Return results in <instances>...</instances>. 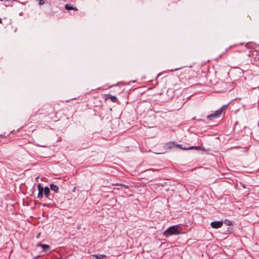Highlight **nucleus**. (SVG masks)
I'll use <instances>...</instances> for the list:
<instances>
[{"instance_id": "obj_17", "label": "nucleus", "mask_w": 259, "mask_h": 259, "mask_svg": "<svg viewBox=\"0 0 259 259\" xmlns=\"http://www.w3.org/2000/svg\"><path fill=\"white\" fill-rule=\"evenodd\" d=\"M232 48V47H230L229 48H228V49H226V52H227L229 50H230L231 48Z\"/></svg>"}, {"instance_id": "obj_12", "label": "nucleus", "mask_w": 259, "mask_h": 259, "mask_svg": "<svg viewBox=\"0 0 259 259\" xmlns=\"http://www.w3.org/2000/svg\"><path fill=\"white\" fill-rule=\"evenodd\" d=\"M65 9L67 10H75L77 11V9L75 7H73V6L70 5L69 4H67L65 6Z\"/></svg>"}, {"instance_id": "obj_19", "label": "nucleus", "mask_w": 259, "mask_h": 259, "mask_svg": "<svg viewBox=\"0 0 259 259\" xmlns=\"http://www.w3.org/2000/svg\"><path fill=\"white\" fill-rule=\"evenodd\" d=\"M249 45V44H246V46L247 47H248V45Z\"/></svg>"}, {"instance_id": "obj_25", "label": "nucleus", "mask_w": 259, "mask_h": 259, "mask_svg": "<svg viewBox=\"0 0 259 259\" xmlns=\"http://www.w3.org/2000/svg\"><path fill=\"white\" fill-rule=\"evenodd\" d=\"M58 259H62V257H60V258H58Z\"/></svg>"}, {"instance_id": "obj_5", "label": "nucleus", "mask_w": 259, "mask_h": 259, "mask_svg": "<svg viewBox=\"0 0 259 259\" xmlns=\"http://www.w3.org/2000/svg\"><path fill=\"white\" fill-rule=\"evenodd\" d=\"M223 222L222 221H214L211 223L210 225L212 228L218 229L222 227Z\"/></svg>"}, {"instance_id": "obj_20", "label": "nucleus", "mask_w": 259, "mask_h": 259, "mask_svg": "<svg viewBox=\"0 0 259 259\" xmlns=\"http://www.w3.org/2000/svg\"><path fill=\"white\" fill-rule=\"evenodd\" d=\"M181 68H177L176 69H175V70H179V69H181Z\"/></svg>"}, {"instance_id": "obj_1", "label": "nucleus", "mask_w": 259, "mask_h": 259, "mask_svg": "<svg viewBox=\"0 0 259 259\" xmlns=\"http://www.w3.org/2000/svg\"><path fill=\"white\" fill-rule=\"evenodd\" d=\"M182 232V229L179 225H174L169 227L163 233L165 237H168L173 235H178Z\"/></svg>"}, {"instance_id": "obj_11", "label": "nucleus", "mask_w": 259, "mask_h": 259, "mask_svg": "<svg viewBox=\"0 0 259 259\" xmlns=\"http://www.w3.org/2000/svg\"><path fill=\"white\" fill-rule=\"evenodd\" d=\"M51 190H52V191H54L55 193H58L59 192V187L54 184H52L50 185V188H49Z\"/></svg>"}, {"instance_id": "obj_7", "label": "nucleus", "mask_w": 259, "mask_h": 259, "mask_svg": "<svg viewBox=\"0 0 259 259\" xmlns=\"http://www.w3.org/2000/svg\"><path fill=\"white\" fill-rule=\"evenodd\" d=\"M176 147H178L183 150H190V149H199L200 148V147H195V146H191V147H183L182 145L177 144V143H176Z\"/></svg>"}, {"instance_id": "obj_21", "label": "nucleus", "mask_w": 259, "mask_h": 259, "mask_svg": "<svg viewBox=\"0 0 259 259\" xmlns=\"http://www.w3.org/2000/svg\"><path fill=\"white\" fill-rule=\"evenodd\" d=\"M48 205L47 204H43V206H47Z\"/></svg>"}, {"instance_id": "obj_23", "label": "nucleus", "mask_w": 259, "mask_h": 259, "mask_svg": "<svg viewBox=\"0 0 259 259\" xmlns=\"http://www.w3.org/2000/svg\"><path fill=\"white\" fill-rule=\"evenodd\" d=\"M39 235H40V234H38V235H37V237H39Z\"/></svg>"}, {"instance_id": "obj_13", "label": "nucleus", "mask_w": 259, "mask_h": 259, "mask_svg": "<svg viewBox=\"0 0 259 259\" xmlns=\"http://www.w3.org/2000/svg\"><path fill=\"white\" fill-rule=\"evenodd\" d=\"M103 258H107V256L105 254H101L96 255L95 259H102Z\"/></svg>"}, {"instance_id": "obj_4", "label": "nucleus", "mask_w": 259, "mask_h": 259, "mask_svg": "<svg viewBox=\"0 0 259 259\" xmlns=\"http://www.w3.org/2000/svg\"><path fill=\"white\" fill-rule=\"evenodd\" d=\"M44 194L45 197L50 200H52L53 198V196L52 195V197H51V194L50 192V189L48 187H45V188H44Z\"/></svg>"}, {"instance_id": "obj_15", "label": "nucleus", "mask_w": 259, "mask_h": 259, "mask_svg": "<svg viewBox=\"0 0 259 259\" xmlns=\"http://www.w3.org/2000/svg\"><path fill=\"white\" fill-rule=\"evenodd\" d=\"M90 257V259H95L96 255H91Z\"/></svg>"}, {"instance_id": "obj_16", "label": "nucleus", "mask_w": 259, "mask_h": 259, "mask_svg": "<svg viewBox=\"0 0 259 259\" xmlns=\"http://www.w3.org/2000/svg\"><path fill=\"white\" fill-rule=\"evenodd\" d=\"M43 245H44V244H42L41 243H38L37 244L36 246H40V247H42Z\"/></svg>"}, {"instance_id": "obj_14", "label": "nucleus", "mask_w": 259, "mask_h": 259, "mask_svg": "<svg viewBox=\"0 0 259 259\" xmlns=\"http://www.w3.org/2000/svg\"><path fill=\"white\" fill-rule=\"evenodd\" d=\"M224 223L228 226H231L232 225V222L228 220H225Z\"/></svg>"}, {"instance_id": "obj_22", "label": "nucleus", "mask_w": 259, "mask_h": 259, "mask_svg": "<svg viewBox=\"0 0 259 259\" xmlns=\"http://www.w3.org/2000/svg\"><path fill=\"white\" fill-rule=\"evenodd\" d=\"M39 235H40V234H38V235H37V237H39Z\"/></svg>"}, {"instance_id": "obj_2", "label": "nucleus", "mask_w": 259, "mask_h": 259, "mask_svg": "<svg viewBox=\"0 0 259 259\" xmlns=\"http://www.w3.org/2000/svg\"><path fill=\"white\" fill-rule=\"evenodd\" d=\"M54 113V108L51 105H46L41 109L36 111L34 115L44 114L45 116H49Z\"/></svg>"}, {"instance_id": "obj_24", "label": "nucleus", "mask_w": 259, "mask_h": 259, "mask_svg": "<svg viewBox=\"0 0 259 259\" xmlns=\"http://www.w3.org/2000/svg\"><path fill=\"white\" fill-rule=\"evenodd\" d=\"M63 2H66L67 0H63Z\"/></svg>"}, {"instance_id": "obj_18", "label": "nucleus", "mask_w": 259, "mask_h": 259, "mask_svg": "<svg viewBox=\"0 0 259 259\" xmlns=\"http://www.w3.org/2000/svg\"><path fill=\"white\" fill-rule=\"evenodd\" d=\"M2 23V19L0 18V23Z\"/></svg>"}, {"instance_id": "obj_10", "label": "nucleus", "mask_w": 259, "mask_h": 259, "mask_svg": "<svg viewBox=\"0 0 259 259\" xmlns=\"http://www.w3.org/2000/svg\"><path fill=\"white\" fill-rule=\"evenodd\" d=\"M42 251L46 252V253H50L51 251L50 250V246L49 245L47 244H44L42 246Z\"/></svg>"}, {"instance_id": "obj_8", "label": "nucleus", "mask_w": 259, "mask_h": 259, "mask_svg": "<svg viewBox=\"0 0 259 259\" xmlns=\"http://www.w3.org/2000/svg\"><path fill=\"white\" fill-rule=\"evenodd\" d=\"M176 142H174V141L169 142L165 145V148H168V149H171V148H172L176 147Z\"/></svg>"}, {"instance_id": "obj_6", "label": "nucleus", "mask_w": 259, "mask_h": 259, "mask_svg": "<svg viewBox=\"0 0 259 259\" xmlns=\"http://www.w3.org/2000/svg\"><path fill=\"white\" fill-rule=\"evenodd\" d=\"M37 186V188H38V190L37 198L39 199H41L43 197V194H44V187L41 186V185L40 184H38Z\"/></svg>"}, {"instance_id": "obj_3", "label": "nucleus", "mask_w": 259, "mask_h": 259, "mask_svg": "<svg viewBox=\"0 0 259 259\" xmlns=\"http://www.w3.org/2000/svg\"><path fill=\"white\" fill-rule=\"evenodd\" d=\"M223 109V108H221L218 109V110L215 111L214 113L208 115L207 116V118L210 120H211L213 118H217L219 117L222 113Z\"/></svg>"}, {"instance_id": "obj_9", "label": "nucleus", "mask_w": 259, "mask_h": 259, "mask_svg": "<svg viewBox=\"0 0 259 259\" xmlns=\"http://www.w3.org/2000/svg\"><path fill=\"white\" fill-rule=\"evenodd\" d=\"M108 99H110L113 102H115L117 100L116 96L110 94L105 95V100H107Z\"/></svg>"}]
</instances>
